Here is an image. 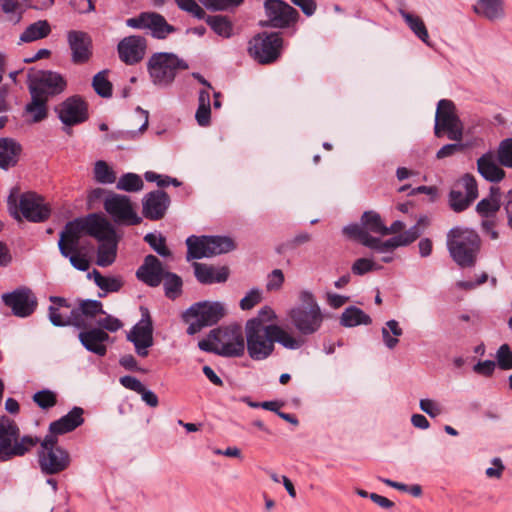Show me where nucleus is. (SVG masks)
Listing matches in <instances>:
<instances>
[{
	"instance_id": "13",
	"label": "nucleus",
	"mask_w": 512,
	"mask_h": 512,
	"mask_svg": "<svg viewBox=\"0 0 512 512\" xmlns=\"http://www.w3.org/2000/svg\"><path fill=\"white\" fill-rule=\"evenodd\" d=\"M105 211L115 223L133 226L141 223L142 218L132 206L130 198L126 195L109 193L103 201Z\"/></svg>"
},
{
	"instance_id": "3",
	"label": "nucleus",
	"mask_w": 512,
	"mask_h": 512,
	"mask_svg": "<svg viewBox=\"0 0 512 512\" xmlns=\"http://www.w3.org/2000/svg\"><path fill=\"white\" fill-rule=\"evenodd\" d=\"M39 443V438L22 435L15 420L6 415L0 416V462H8L23 457Z\"/></svg>"
},
{
	"instance_id": "14",
	"label": "nucleus",
	"mask_w": 512,
	"mask_h": 512,
	"mask_svg": "<svg viewBox=\"0 0 512 512\" xmlns=\"http://www.w3.org/2000/svg\"><path fill=\"white\" fill-rule=\"evenodd\" d=\"M1 300L10 308L12 315L18 318L30 317L38 306L35 293L27 286H20L11 292L3 293Z\"/></svg>"
},
{
	"instance_id": "26",
	"label": "nucleus",
	"mask_w": 512,
	"mask_h": 512,
	"mask_svg": "<svg viewBox=\"0 0 512 512\" xmlns=\"http://www.w3.org/2000/svg\"><path fill=\"white\" fill-rule=\"evenodd\" d=\"M164 274L161 261L152 254L145 257L144 263L136 272L137 278L151 287L159 286Z\"/></svg>"
},
{
	"instance_id": "41",
	"label": "nucleus",
	"mask_w": 512,
	"mask_h": 512,
	"mask_svg": "<svg viewBox=\"0 0 512 512\" xmlns=\"http://www.w3.org/2000/svg\"><path fill=\"white\" fill-rule=\"evenodd\" d=\"M381 334L385 346L392 350L399 343L398 338L403 334V330L398 321L392 319L386 322L385 326L381 330Z\"/></svg>"
},
{
	"instance_id": "49",
	"label": "nucleus",
	"mask_w": 512,
	"mask_h": 512,
	"mask_svg": "<svg viewBox=\"0 0 512 512\" xmlns=\"http://www.w3.org/2000/svg\"><path fill=\"white\" fill-rule=\"evenodd\" d=\"M48 319L55 327L73 326L72 309L69 312L57 307H48Z\"/></svg>"
},
{
	"instance_id": "10",
	"label": "nucleus",
	"mask_w": 512,
	"mask_h": 512,
	"mask_svg": "<svg viewBox=\"0 0 512 512\" xmlns=\"http://www.w3.org/2000/svg\"><path fill=\"white\" fill-rule=\"evenodd\" d=\"M27 77L29 93H34L46 100L63 93L67 86L65 78L55 71L31 69Z\"/></svg>"
},
{
	"instance_id": "9",
	"label": "nucleus",
	"mask_w": 512,
	"mask_h": 512,
	"mask_svg": "<svg viewBox=\"0 0 512 512\" xmlns=\"http://www.w3.org/2000/svg\"><path fill=\"white\" fill-rule=\"evenodd\" d=\"M463 130L455 104L448 99L439 100L435 113V136L440 138L446 135L448 139L459 142L462 140Z\"/></svg>"
},
{
	"instance_id": "23",
	"label": "nucleus",
	"mask_w": 512,
	"mask_h": 512,
	"mask_svg": "<svg viewBox=\"0 0 512 512\" xmlns=\"http://www.w3.org/2000/svg\"><path fill=\"white\" fill-rule=\"evenodd\" d=\"M67 42L71 50V61L74 64H84L92 56V39L84 31L70 30L67 32Z\"/></svg>"
},
{
	"instance_id": "48",
	"label": "nucleus",
	"mask_w": 512,
	"mask_h": 512,
	"mask_svg": "<svg viewBox=\"0 0 512 512\" xmlns=\"http://www.w3.org/2000/svg\"><path fill=\"white\" fill-rule=\"evenodd\" d=\"M107 73V70L98 72L93 77L92 81V86L95 92L103 98H109L112 96V84L107 78Z\"/></svg>"
},
{
	"instance_id": "62",
	"label": "nucleus",
	"mask_w": 512,
	"mask_h": 512,
	"mask_svg": "<svg viewBox=\"0 0 512 512\" xmlns=\"http://www.w3.org/2000/svg\"><path fill=\"white\" fill-rule=\"evenodd\" d=\"M243 0H208V6L216 11H224L241 5Z\"/></svg>"
},
{
	"instance_id": "18",
	"label": "nucleus",
	"mask_w": 512,
	"mask_h": 512,
	"mask_svg": "<svg viewBox=\"0 0 512 512\" xmlns=\"http://www.w3.org/2000/svg\"><path fill=\"white\" fill-rule=\"evenodd\" d=\"M37 463L43 475H57L69 468L71 456L65 448L37 451Z\"/></svg>"
},
{
	"instance_id": "12",
	"label": "nucleus",
	"mask_w": 512,
	"mask_h": 512,
	"mask_svg": "<svg viewBox=\"0 0 512 512\" xmlns=\"http://www.w3.org/2000/svg\"><path fill=\"white\" fill-rule=\"evenodd\" d=\"M283 40L279 33H262L249 41L248 52L260 64H270L278 59Z\"/></svg>"
},
{
	"instance_id": "37",
	"label": "nucleus",
	"mask_w": 512,
	"mask_h": 512,
	"mask_svg": "<svg viewBox=\"0 0 512 512\" xmlns=\"http://www.w3.org/2000/svg\"><path fill=\"white\" fill-rule=\"evenodd\" d=\"M207 258L232 251L233 240L226 236H206Z\"/></svg>"
},
{
	"instance_id": "61",
	"label": "nucleus",
	"mask_w": 512,
	"mask_h": 512,
	"mask_svg": "<svg viewBox=\"0 0 512 512\" xmlns=\"http://www.w3.org/2000/svg\"><path fill=\"white\" fill-rule=\"evenodd\" d=\"M97 324L100 327V329L107 330L110 332H116L122 327L121 321L110 315H107L104 318H100L99 320H97Z\"/></svg>"
},
{
	"instance_id": "25",
	"label": "nucleus",
	"mask_w": 512,
	"mask_h": 512,
	"mask_svg": "<svg viewBox=\"0 0 512 512\" xmlns=\"http://www.w3.org/2000/svg\"><path fill=\"white\" fill-rule=\"evenodd\" d=\"M98 314H105L103 305L98 300H81L78 307L72 309L73 326L87 328Z\"/></svg>"
},
{
	"instance_id": "63",
	"label": "nucleus",
	"mask_w": 512,
	"mask_h": 512,
	"mask_svg": "<svg viewBox=\"0 0 512 512\" xmlns=\"http://www.w3.org/2000/svg\"><path fill=\"white\" fill-rule=\"evenodd\" d=\"M67 258H69L71 265L75 269L79 271H86L89 269V261L85 256L76 252H70Z\"/></svg>"
},
{
	"instance_id": "4",
	"label": "nucleus",
	"mask_w": 512,
	"mask_h": 512,
	"mask_svg": "<svg viewBox=\"0 0 512 512\" xmlns=\"http://www.w3.org/2000/svg\"><path fill=\"white\" fill-rule=\"evenodd\" d=\"M300 305L291 308L288 318L297 330L299 338L313 335L322 327L324 315L312 292L304 290L299 294Z\"/></svg>"
},
{
	"instance_id": "59",
	"label": "nucleus",
	"mask_w": 512,
	"mask_h": 512,
	"mask_svg": "<svg viewBox=\"0 0 512 512\" xmlns=\"http://www.w3.org/2000/svg\"><path fill=\"white\" fill-rule=\"evenodd\" d=\"M419 406L424 413L432 418L439 416L443 412L441 405L432 399H421Z\"/></svg>"
},
{
	"instance_id": "56",
	"label": "nucleus",
	"mask_w": 512,
	"mask_h": 512,
	"mask_svg": "<svg viewBox=\"0 0 512 512\" xmlns=\"http://www.w3.org/2000/svg\"><path fill=\"white\" fill-rule=\"evenodd\" d=\"M380 268V266H377L374 261L369 258H359L352 264L351 271L354 275L362 276Z\"/></svg>"
},
{
	"instance_id": "30",
	"label": "nucleus",
	"mask_w": 512,
	"mask_h": 512,
	"mask_svg": "<svg viewBox=\"0 0 512 512\" xmlns=\"http://www.w3.org/2000/svg\"><path fill=\"white\" fill-rule=\"evenodd\" d=\"M83 414L84 410L81 407H73L66 415L50 423L49 432L62 435L72 432L83 424Z\"/></svg>"
},
{
	"instance_id": "58",
	"label": "nucleus",
	"mask_w": 512,
	"mask_h": 512,
	"mask_svg": "<svg viewBox=\"0 0 512 512\" xmlns=\"http://www.w3.org/2000/svg\"><path fill=\"white\" fill-rule=\"evenodd\" d=\"M180 9L192 14L198 19L205 16V11L197 4L195 0H175Z\"/></svg>"
},
{
	"instance_id": "44",
	"label": "nucleus",
	"mask_w": 512,
	"mask_h": 512,
	"mask_svg": "<svg viewBox=\"0 0 512 512\" xmlns=\"http://www.w3.org/2000/svg\"><path fill=\"white\" fill-rule=\"evenodd\" d=\"M206 23L211 29L223 38H230L233 32V25L229 19L222 15L208 16Z\"/></svg>"
},
{
	"instance_id": "2",
	"label": "nucleus",
	"mask_w": 512,
	"mask_h": 512,
	"mask_svg": "<svg viewBox=\"0 0 512 512\" xmlns=\"http://www.w3.org/2000/svg\"><path fill=\"white\" fill-rule=\"evenodd\" d=\"M244 333L245 348L249 357L255 361L270 357L275 349V343L289 350H297L304 345L302 338L295 337L282 327L260 326L254 320H247Z\"/></svg>"
},
{
	"instance_id": "31",
	"label": "nucleus",
	"mask_w": 512,
	"mask_h": 512,
	"mask_svg": "<svg viewBox=\"0 0 512 512\" xmlns=\"http://www.w3.org/2000/svg\"><path fill=\"white\" fill-rule=\"evenodd\" d=\"M473 11L489 21L500 20L505 16L503 0H478Z\"/></svg>"
},
{
	"instance_id": "40",
	"label": "nucleus",
	"mask_w": 512,
	"mask_h": 512,
	"mask_svg": "<svg viewBox=\"0 0 512 512\" xmlns=\"http://www.w3.org/2000/svg\"><path fill=\"white\" fill-rule=\"evenodd\" d=\"M88 278H92L96 286L106 293L118 292L123 281L120 277L103 276L98 270L94 269L88 273Z\"/></svg>"
},
{
	"instance_id": "51",
	"label": "nucleus",
	"mask_w": 512,
	"mask_h": 512,
	"mask_svg": "<svg viewBox=\"0 0 512 512\" xmlns=\"http://www.w3.org/2000/svg\"><path fill=\"white\" fill-rule=\"evenodd\" d=\"M144 241L160 256H170L171 252L166 246V239L160 233H148L144 236Z\"/></svg>"
},
{
	"instance_id": "60",
	"label": "nucleus",
	"mask_w": 512,
	"mask_h": 512,
	"mask_svg": "<svg viewBox=\"0 0 512 512\" xmlns=\"http://www.w3.org/2000/svg\"><path fill=\"white\" fill-rule=\"evenodd\" d=\"M284 282V274L280 269H274L269 275L266 284L268 291L278 290L282 287Z\"/></svg>"
},
{
	"instance_id": "19",
	"label": "nucleus",
	"mask_w": 512,
	"mask_h": 512,
	"mask_svg": "<svg viewBox=\"0 0 512 512\" xmlns=\"http://www.w3.org/2000/svg\"><path fill=\"white\" fill-rule=\"evenodd\" d=\"M56 112L66 126L77 125L88 118L87 104L79 96L68 97L56 107Z\"/></svg>"
},
{
	"instance_id": "22",
	"label": "nucleus",
	"mask_w": 512,
	"mask_h": 512,
	"mask_svg": "<svg viewBox=\"0 0 512 512\" xmlns=\"http://www.w3.org/2000/svg\"><path fill=\"white\" fill-rule=\"evenodd\" d=\"M170 203V197L165 191H151L142 199V214L151 221L161 220L166 215Z\"/></svg>"
},
{
	"instance_id": "35",
	"label": "nucleus",
	"mask_w": 512,
	"mask_h": 512,
	"mask_svg": "<svg viewBox=\"0 0 512 512\" xmlns=\"http://www.w3.org/2000/svg\"><path fill=\"white\" fill-rule=\"evenodd\" d=\"M117 254V237L108 238L107 240L101 241L97 250L96 264L101 267H107L111 265Z\"/></svg>"
},
{
	"instance_id": "55",
	"label": "nucleus",
	"mask_w": 512,
	"mask_h": 512,
	"mask_svg": "<svg viewBox=\"0 0 512 512\" xmlns=\"http://www.w3.org/2000/svg\"><path fill=\"white\" fill-rule=\"evenodd\" d=\"M496 359L500 369H512V351L508 344H503L499 347L496 353Z\"/></svg>"
},
{
	"instance_id": "16",
	"label": "nucleus",
	"mask_w": 512,
	"mask_h": 512,
	"mask_svg": "<svg viewBox=\"0 0 512 512\" xmlns=\"http://www.w3.org/2000/svg\"><path fill=\"white\" fill-rule=\"evenodd\" d=\"M127 339L134 344L136 353L141 357L148 355V349L153 345V325L149 310L141 307V319L130 330Z\"/></svg>"
},
{
	"instance_id": "27",
	"label": "nucleus",
	"mask_w": 512,
	"mask_h": 512,
	"mask_svg": "<svg viewBox=\"0 0 512 512\" xmlns=\"http://www.w3.org/2000/svg\"><path fill=\"white\" fill-rule=\"evenodd\" d=\"M78 338L86 350L101 357L106 355L107 347L105 343L110 337L104 330L100 328H91L81 331Z\"/></svg>"
},
{
	"instance_id": "1",
	"label": "nucleus",
	"mask_w": 512,
	"mask_h": 512,
	"mask_svg": "<svg viewBox=\"0 0 512 512\" xmlns=\"http://www.w3.org/2000/svg\"><path fill=\"white\" fill-rule=\"evenodd\" d=\"M386 231V225L382 221L380 214L375 211L364 212L360 219V224H351L343 229L345 235L357 240L363 246L377 253H391L398 247L411 244L421 234L418 225H414L403 233L387 240H381L371 235L378 234L384 236Z\"/></svg>"
},
{
	"instance_id": "52",
	"label": "nucleus",
	"mask_w": 512,
	"mask_h": 512,
	"mask_svg": "<svg viewBox=\"0 0 512 512\" xmlns=\"http://www.w3.org/2000/svg\"><path fill=\"white\" fill-rule=\"evenodd\" d=\"M32 399L43 410H48L54 407L57 403L56 393L49 389H43L36 392Z\"/></svg>"
},
{
	"instance_id": "54",
	"label": "nucleus",
	"mask_w": 512,
	"mask_h": 512,
	"mask_svg": "<svg viewBox=\"0 0 512 512\" xmlns=\"http://www.w3.org/2000/svg\"><path fill=\"white\" fill-rule=\"evenodd\" d=\"M276 319L277 315L275 311L269 306H264L258 311L257 315L250 320L258 322L260 326H278L274 323Z\"/></svg>"
},
{
	"instance_id": "57",
	"label": "nucleus",
	"mask_w": 512,
	"mask_h": 512,
	"mask_svg": "<svg viewBox=\"0 0 512 512\" xmlns=\"http://www.w3.org/2000/svg\"><path fill=\"white\" fill-rule=\"evenodd\" d=\"M262 300V292L258 288H252L241 300L240 308L242 310H250Z\"/></svg>"
},
{
	"instance_id": "20",
	"label": "nucleus",
	"mask_w": 512,
	"mask_h": 512,
	"mask_svg": "<svg viewBox=\"0 0 512 512\" xmlns=\"http://www.w3.org/2000/svg\"><path fill=\"white\" fill-rule=\"evenodd\" d=\"M264 7L269 25L274 28L288 27L298 16V12L282 0H266Z\"/></svg>"
},
{
	"instance_id": "47",
	"label": "nucleus",
	"mask_w": 512,
	"mask_h": 512,
	"mask_svg": "<svg viewBox=\"0 0 512 512\" xmlns=\"http://www.w3.org/2000/svg\"><path fill=\"white\" fill-rule=\"evenodd\" d=\"M21 145L9 138L0 139V160H14L21 156Z\"/></svg>"
},
{
	"instance_id": "5",
	"label": "nucleus",
	"mask_w": 512,
	"mask_h": 512,
	"mask_svg": "<svg viewBox=\"0 0 512 512\" xmlns=\"http://www.w3.org/2000/svg\"><path fill=\"white\" fill-rule=\"evenodd\" d=\"M480 247L481 239L471 228L457 226L450 229L447 234L448 251L460 267L474 266Z\"/></svg>"
},
{
	"instance_id": "36",
	"label": "nucleus",
	"mask_w": 512,
	"mask_h": 512,
	"mask_svg": "<svg viewBox=\"0 0 512 512\" xmlns=\"http://www.w3.org/2000/svg\"><path fill=\"white\" fill-rule=\"evenodd\" d=\"M371 323V317L355 306L347 307L340 317V324L344 327H355L362 324L369 325Z\"/></svg>"
},
{
	"instance_id": "21",
	"label": "nucleus",
	"mask_w": 512,
	"mask_h": 512,
	"mask_svg": "<svg viewBox=\"0 0 512 512\" xmlns=\"http://www.w3.org/2000/svg\"><path fill=\"white\" fill-rule=\"evenodd\" d=\"M83 234H86L85 217L76 218L65 225L58 241V248L63 257H68L70 252H77Z\"/></svg>"
},
{
	"instance_id": "8",
	"label": "nucleus",
	"mask_w": 512,
	"mask_h": 512,
	"mask_svg": "<svg viewBox=\"0 0 512 512\" xmlns=\"http://www.w3.org/2000/svg\"><path fill=\"white\" fill-rule=\"evenodd\" d=\"M225 315L224 305L220 302L202 301L191 305L183 314V320L189 324L187 333L194 335L203 327L212 326Z\"/></svg>"
},
{
	"instance_id": "34",
	"label": "nucleus",
	"mask_w": 512,
	"mask_h": 512,
	"mask_svg": "<svg viewBox=\"0 0 512 512\" xmlns=\"http://www.w3.org/2000/svg\"><path fill=\"white\" fill-rule=\"evenodd\" d=\"M51 33L47 20H38L28 25L19 37V43H31L46 38Z\"/></svg>"
},
{
	"instance_id": "24",
	"label": "nucleus",
	"mask_w": 512,
	"mask_h": 512,
	"mask_svg": "<svg viewBox=\"0 0 512 512\" xmlns=\"http://www.w3.org/2000/svg\"><path fill=\"white\" fill-rule=\"evenodd\" d=\"M117 51L120 60L125 64H137L144 58L146 39L136 35L125 37L118 43Z\"/></svg>"
},
{
	"instance_id": "53",
	"label": "nucleus",
	"mask_w": 512,
	"mask_h": 512,
	"mask_svg": "<svg viewBox=\"0 0 512 512\" xmlns=\"http://www.w3.org/2000/svg\"><path fill=\"white\" fill-rule=\"evenodd\" d=\"M95 179L103 184H112L116 180L114 171L107 165V162H96L94 168Z\"/></svg>"
},
{
	"instance_id": "28",
	"label": "nucleus",
	"mask_w": 512,
	"mask_h": 512,
	"mask_svg": "<svg viewBox=\"0 0 512 512\" xmlns=\"http://www.w3.org/2000/svg\"><path fill=\"white\" fill-rule=\"evenodd\" d=\"M86 234L99 242L116 235L112 224L102 215L92 213L85 217Z\"/></svg>"
},
{
	"instance_id": "45",
	"label": "nucleus",
	"mask_w": 512,
	"mask_h": 512,
	"mask_svg": "<svg viewBox=\"0 0 512 512\" xmlns=\"http://www.w3.org/2000/svg\"><path fill=\"white\" fill-rule=\"evenodd\" d=\"M163 285L165 295L169 299H176L182 292V279L177 274L172 272H165L163 278Z\"/></svg>"
},
{
	"instance_id": "32",
	"label": "nucleus",
	"mask_w": 512,
	"mask_h": 512,
	"mask_svg": "<svg viewBox=\"0 0 512 512\" xmlns=\"http://www.w3.org/2000/svg\"><path fill=\"white\" fill-rule=\"evenodd\" d=\"M31 100L25 105L23 115L30 123H39L48 117L49 100L30 93Z\"/></svg>"
},
{
	"instance_id": "7",
	"label": "nucleus",
	"mask_w": 512,
	"mask_h": 512,
	"mask_svg": "<svg viewBox=\"0 0 512 512\" xmlns=\"http://www.w3.org/2000/svg\"><path fill=\"white\" fill-rule=\"evenodd\" d=\"M188 64L173 53L153 54L147 62V70L152 83L160 88L170 86L180 70L188 69Z\"/></svg>"
},
{
	"instance_id": "39",
	"label": "nucleus",
	"mask_w": 512,
	"mask_h": 512,
	"mask_svg": "<svg viewBox=\"0 0 512 512\" xmlns=\"http://www.w3.org/2000/svg\"><path fill=\"white\" fill-rule=\"evenodd\" d=\"M195 119L199 126L207 127L211 122V100L208 90H201L198 96V108Z\"/></svg>"
},
{
	"instance_id": "42",
	"label": "nucleus",
	"mask_w": 512,
	"mask_h": 512,
	"mask_svg": "<svg viewBox=\"0 0 512 512\" xmlns=\"http://www.w3.org/2000/svg\"><path fill=\"white\" fill-rule=\"evenodd\" d=\"M187 260L207 258L206 236H190L186 239Z\"/></svg>"
},
{
	"instance_id": "46",
	"label": "nucleus",
	"mask_w": 512,
	"mask_h": 512,
	"mask_svg": "<svg viewBox=\"0 0 512 512\" xmlns=\"http://www.w3.org/2000/svg\"><path fill=\"white\" fill-rule=\"evenodd\" d=\"M142 178L135 173H126L117 182V188L126 192H138L143 189Z\"/></svg>"
},
{
	"instance_id": "64",
	"label": "nucleus",
	"mask_w": 512,
	"mask_h": 512,
	"mask_svg": "<svg viewBox=\"0 0 512 512\" xmlns=\"http://www.w3.org/2000/svg\"><path fill=\"white\" fill-rule=\"evenodd\" d=\"M497 160H512V138L500 142Z\"/></svg>"
},
{
	"instance_id": "6",
	"label": "nucleus",
	"mask_w": 512,
	"mask_h": 512,
	"mask_svg": "<svg viewBox=\"0 0 512 512\" xmlns=\"http://www.w3.org/2000/svg\"><path fill=\"white\" fill-rule=\"evenodd\" d=\"M7 205L11 216L21 220V216L30 222H43L49 218L51 210L44 199L34 192L23 193L19 197V189L13 188L8 196Z\"/></svg>"
},
{
	"instance_id": "38",
	"label": "nucleus",
	"mask_w": 512,
	"mask_h": 512,
	"mask_svg": "<svg viewBox=\"0 0 512 512\" xmlns=\"http://www.w3.org/2000/svg\"><path fill=\"white\" fill-rule=\"evenodd\" d=\"M400 15L410 28V30L426 45L430 46L429 34L423 20L414 14H411L403 9L399 10Z\"/></svg>"
},
{
	"instance_id": "43",
	"label": "nucleus",
	"mask_w": 512,
	"mask_h": 512,
	"mask_svg": "<svg viewBox=\"0 0 512 512\" xmlns=\"http://www.w3.org/2000/svg\"><path fill=\"white\" fill-rule=\"evenodd\" d=\"M499 189L491 188V196L483 198L476 205V211L483 217L494 215L500 208V201L498 198Z\"/></svg>"
},
{
	"instance_id": "50",
	"label": "nucleus",
	"mask_w": 512,
	"mask_h": 512,
	"mask_svg": "<svg viewBox=\"0 0 512 512\" xmlns=\"http://www.w3.org/2000/svg\"><path fill=\"white\" fill-rule=\"evenodd\" d=\"M2 11L8 15V20L17 24L22 19L21 6L27 0H2Z\"/></svg>"
},
{
	"instance_id": "29",
	"label": "nucleus",
	"mask_w": 512,
	"mask_h": 512,
	"mask_svg": "<svg viewBox=\"0 0 512 512\" xmlns=\"http://www.w3.org/2000/svg\"><path fill=\"white\" fill-rule=\"evenodd\" d=\"M192 266L197 281L204 285L224 283L229 277V270L225 266L214 267L212 265L199 262H194Z\"/></svg>"
},
{
	"instance_id": "11",
	"label": "nucleus",
	"mask_w": 512,
	"mask_h": 512,
	"mask_svg": "<svg viewBox=\"0 0 512 512\" xmlns=\"http://www.w3.org/2000/svg\"><path fill=\"white\" fill-rule=\"evenodd\" d=\"M217 341L220 356L241 357L245 353V333L240 325L233 324L211 330Z\"/></svg>"
},
{
	"instance_id": "33",
	"label": "nucleus",
	"mask_w": 512,
	"mask_h": 512,
	"mask_svg": "<svg viewBox=\"0 0 512 512\" xmlns=\"http://www.w3.org/2000/svg\"><path fill=\"white\" fill-rule=\"evenodd\" d=\"M479 174L492 183H498L505 177L504 167L512 168V162H476Z\"/></svg>"
},
{
	"instance_id": "17",
	"label": "nucleus",
	"mask_w": 512,
	"mask_h": 512,
	"mask_svg": "<svg viewBox=\"0 0 512 512\" xmlns=\"http://www.w3.org/2000/svg\"><path fill=\"white\" fill-rule=\"evenodd\" d=\"M126 25L133 29H149L152 36L158 39H164L175 31L162 15L154 12H142L136 17L129 18Z\"/></svg>"
},
{
	"instance_id": "15",
	"label": "nucleus",
	"mask_w": 512,
	"mask_h": 512,
	"mask_svg": "<svg viewBox=\"0 0 512 512\" xmlns=\"http://www.w3.org/2000/svg\"><path fill=\"white\" fill-rule=\"evenodd\" d=\"M478 197L476 179L470 175H463L449 193V205L454 212L466 210Z\"/></svg>"
}]
</instances>
